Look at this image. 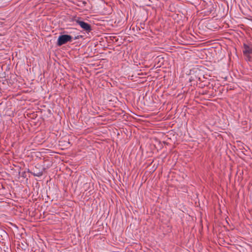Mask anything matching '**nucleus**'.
Instances as JSON below:
<instances>
[{"label": "nucleus", "mask_w": 252, "mask_h": 252, "mask_svg": "<svg viewBox=\"0 0 252 252\" xmlns=\"http://www.w3.org/2000/svg\"><path fill=\"white\" fill-rule=\"evenodd\" d=\"M76 23L87 32H89L92 31V28L90 24L79 20H77Z\"/></svg>", "instance_id": "nucleus-1"}, {"label": "nucleus", "mask_w": 252, "mask_h": 252, "mask_svg": "<svg viewBox=\"0 0 252 252\" xmlns=\"http://www.w3.org/2000/svg\"><path fill=\"white\" fill-rule=\"evenodd\" d=\"M244 50L243 51V54L244 55H247L248 54H252V46H249L247 44L244 43L243 45Z\"/></svg>", "instance_id": "nucleus-2"}, {"label": "nucleus", "mask_w": 252, "mask_h": 252, "mask_svg": "<svg viewBox=\"0 0 252 252\" xmlns=\"http://www.w3.org/2000/svg\"><path fill=\"white\" fill-rule=\"evenodd\" d=\"M78 36H74L73 37V36L68 35V34H64V44L67 42H71L72 41V39H77L78 38Z\"/></svg>", "instance_id": "nucleus-3"}, {"label": "nucleus", "mask_w": 252, "mask_h": 252, "mask_svg": "<svg viewBox=\"0 0 252 252\" xmlns=\"http://www.w3.org/2000/svg\"><path fill=\"white\" fill-rule=\"evenodd\" d=\"M63 44V35H60L58 41V45L59 46H61Z\"/></svg>", "instance_id": "nucleus-4"}, {"label": "nucleus", "mask_w": 252, "mask_h": 252, "mask_svg": "<svg viewBox=\"0 0 252 252\" xmlns=\"http://www.w3.org/2000/svg\"><path fill=\"white\" fill-rule=\"evenodd\" d=\"M245 56H247L248 60L249 61H250L251 58V57L250 56V54H248V55H245Z\"/></svg>", "instance_id": "nucleus-5"}, {"label": "nucleus", "mask_w": 252, "mask_h": 252, "mask_svg": "<svg viewBox=\"0 0 252 252\" xmlns=\"http://www.w3.org/2000/svg\"><path fill=\"white\" fill-rule=\"evenodd\" d=\"M63 146H66V147H67L66 148H68L67 146V145H65V144L64 143V144H63Z\"/></svg>", "instance_id": "nucleus-6"}, {"label": "nucleus", "mask_w": 252, "mask_h": 252, "mask_svg": "<svg viewBox=\"0 0 252 252\" xmlns=\"http://www.w3.org/2000/svg\"><path fill=\"white\" fill-rule=\"evenodd\" d=\"M67 144L68 145H69V144H70V142H67Z\"/></svg>", "instance_id": "nucleus-7"}]
</instances>
